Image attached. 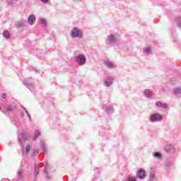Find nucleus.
<instances>
[{"instance_id": "obj_38", "label": "nucleus", "mask_w": 181, "mask_h": 181, "mask_svg": "<svg viewBox=\"0 0 181 181\" xmlns=\"http://www.w3.org/2000/svg\"><path fill=\"white\" fill-rule=\"evenodd\" d=\"M14 1H18V0H14Z\"/></svg>"}, {"instance_id": "obj_27", "label": "nucleus", "mask_w": 181, "mask_h": 181, "mask_svg": "<svg viewBox=\"0 0 181 181\" xmlns=\"http://www.w3.org/2000/svg\"><path fill=\"white\" fill-rule=\"evenodd\" d=\"M39 153L38 149H34L31 153V158H35Z\"/></svg>"}, {"instance_id": "obj_26", "label": "nucleus", "mask_w": 181, "mask_h": 181, "mask_svg": "<svg viewBox=\"0 0 181 181\" xmlns=\"http://www.w3.org/2000/svg\"><path fill=\"white\" fill-rule=\"evenodd\" d=\"M44 173H45V176L49 180V179H52V177L50 175H49V173H47V165H45V170H44Z\"/></svg>"}, {"instance_id": "obj_10", "label": "nucleus", "mask_w": 181, "mask_h": 181, "mask_svg": "<svg viewBox=\"0 0 181 181\" xmlns=\"http://www.w3.org/2000/svg\"><path fill=\"white\" fill-rule=\"evenodd\" d=\"M29 138V134L28 133H22L21 135L18 136V142L20 144H23L24 141H26Z\"/></svg>"}, {"instance_id": "obj_36", "label": "nucleus", "mask_w": 181, "mask_h": 181, "mask_svg": "<svg viewBox=\"0 0 181 181\" xmlns=\"http://www.w3.org/2000/svg\"><path fill=\"white\" fill-rule=\"evenodd\" d=\"M1 97H2V98H6V94H3V95H1Z\"/></svg>"}, {"instance_id": "obj_34", "label": "nucleus", "mask_w": 181, "mask_h": 181, "mask_svg": "<svg viewBox=\"0 0 181 181\" xmlns=\"http://www.w3.org/2000/svg\"><path fill=\"white\" fill-rule=\"evenodd\" d=\"M170 165H172V163L170 161H168L165 163V166L169 167Z\"/></svg>"}, {"instance_id": "obj_6", "label": "nucleus", "mask_w": 181, "mask_h": 181, "mask_svg": "<svg viewBox=\"0 0 181 181\" xmlns=\"http://www.w3.org/2000/svg\"><path fill=\"white\" fill-rule=\"evenodd\" d=\"M103 82L105 87H111L114 84V76H107Z\"/></svg>"}, {"instance_id": "obj_37", "label": "nucleus", "mask_w": 181, "mask_h": 181, "mask_svg": "<svg viewBox=\"0 0 181 181\" xmlns=\"http://www.w3.org/2000/svg\"><path fill=\"white\" fill-rule=\"evenodd\" d=\"M95 172L97 173L98 176L100 175V172L98 170H95Z\"/></svg>"}, {"instance_id": "obj_40", "label": "nucleus", "mask_w": 181, "mask_h": 181, "mask_svg": "<svg viewBox=\"0 0 181 181\" xmlns=\"http://www.w3.org/2000/svg\"><path fill=\"white\" fill-rule=\"evenodd\" d=\"M0 111H1V107H0Z\"/></svg>"}, {"instance_id": "obj_2", "label": "nucleus", "mask_w": 181, "mask_h": 181, "mask_svg": "<svg viewBox=\"0 0 181 181\" xmlns=\"http://www.w3.org/2000/svg\"><path fill=\"white\" fill-rule=\"evenodd\" d=\"M70 36L72 39H82L83 30L78 27H74L70 31Z\"/></svg>"}, {"instance_id": "obj_7", "label": "nucleus", "mask_w": 181, "mask_h": 181, "mask_svg": "<svg viewBox=\"0 0 181 181\" xmlns=\"http://www.w3.org/2000/svg\"><path fill=\"white\" fill-rule=\"evenodd\" d=\"M136 179H140V180H144L145 177H146V173H145V170L140 169L136 172Z\"/></svg>"}, {"instance_id": "obj_23", "label": "nucleus", "mask_w": 181, "mask_h": 181, "mask_svg": "<svg viewBox=\"0 0 181 181\" xmlns=\"http://www.w3.org/2000/svg\"><path fill=\"white\" fill-rule=\"evenodd\" d=\"M34 169H35V177H36V176L39 175V172H40L39 165H37V164H35Z\"/></svg>"}, {"instance_id": "obj_32", "label": "nucleus", "mask_w": 181, "mask_h": 181, "mask_svg": "<svg viewBox=\"0 0 181 181\" xmlns=\"http://www.w3.org/2000/svg\"><path fill=\"white\" fill-rule=\"evenodd\" d=\"M176 22H177V25L180 26V28H181V18L180 17H178L176 19Z\"/></svg>"}, {"instance_id": "obj_1", "label": "nucleus", "mask_w": 181, "mask_h": 181, "mask_svg": "<svg viewBox=\"0 0 181 181\" xmlns=\"http://www.w3.org/2000/svg\"><path fill=\"white\" fill-rule=\"evenodd\" d=\"M106 45H112V46H118L119 45V35L117 33H112L105 38Z\"/></svg>"}, {"instance_id": "obj_14", "label": "nucleus", "mask_w": 181, "mask_h": 181, "mask_svg": "<svg viewBox=\"0 0 181 181\" xmlns=\"http://www.w3.org/2000/svg\"><path fill=\"white\" fill-rule=\"evenodd\" d=\"M38 22L42 28H46L47 26V22H46L45 18H40Z\"/></svg>"}, {"instance_id": "obj_30", "label": "nucleus", "mask_w": 181, "mask_h": 181, "mask_svg": "<svg viewBox=\"0 0 181 181\" xmlns=\"http://www.w3.org/2000/svg\"><path fill=\"white\" fill-rule=\"evenodd\" d=\"M3 36H4V37H6V39H8V37H9L11 36V35L9 34V32L5 30L3 33Z\"/></svg>"}, {"instance_id": "obj_25", "label": "nucleus", "mask_w": 181, "mask_h": 181, "mask_svg": "<svg viewBox=\"0 0 181 181\" xmlns=\"http://www.w3.org/2000/svg\"><path fill=\"white\" fill-rule=\"evenodd\" d=\"M173 94L177 95V94H181V88H175L173 89Z\"/></svg>"}, {"instance_id": "obj_17", "label": "nucleus", "mask_w": 181, "mask_h": 181, "mask_svg": "<svg viewBox=\"0 0 181 181\" xmlns=\"http://www.w3.org/2000/svg\"><path fill=\"white\" fill-rule=\"evenodd\" d=\"M153 156L156 159H162V153L159 152H153Z\"/></svg>"}, {"instance_id": "obj_15", "label": "nucleus", "mask_w": 181, "mask_h": 181, "mask_svg": "<svg viewBox=\"0 0 181 181\" xmlns=\"http://www.w3.org/2000/svg\"><path fill=\"white\" fill-rule=\"evenodd\" d=\"M156 106L158 107L159 108H163L164 110L168 108V104L163 103L162 102H157Z\"/></svg>"}, {"instance_id": "obj_11", "label": "nucleus", "mask_w": 181, "mask_h": 181, "mask_svg": "<svg viewBox=\"0 0 181 181\" xmlns=\"http://www.w3.org/2000/svg\"><path fill=\"white\" fill-rule=\"evenodd\" d=\"M103 110H105L107 114H112V112H114V106L111 105H105L103 106Z\"/></svg>"}, {"instance_id": "obj_35", "label": "nucleus", "mask_w": 181, "mask_h": 181, "mask_svg": "<svg viewBox=\"0 0 181 181\" xmlns=\"http://www.w3.org/2000/svg\"><path fill=\"white\" fill-rule=\"evenodd\" d=\"M20 117H21V118H23V117H25V115L23 114V112H21V113H20Z\"/></svg>"}, {"instance_id": "obj_21", "label": "nucleus", "mask_w": 181, "mask_h": 181, "mask_svg": "<svg viewBox=\"0 0 181 181\" xmlns=\"http://www.w3.org/2000/svg\"><path fill=\"white\" fill-rule=\"evenodd\" d=\"M40 136V131L39 130H35L34 132V141H36V139H37V138H39V136Z\"/></svg>"}, {"instance_id": "obj_19", "label": "nucleus", "mask_w": 181, "mask_h": 181, "mask_svg": "<svg viewBox=\"0 0 181 181\" xmlns=\"http://www.w3.org/2000/svg\"><path fill=\"white\" fill-rule=\"evenodd\" d=\"M151 47H146L143 50V53L144 54V56H148V54H151Z\"/></svg>"}, {"instance_id": "obj_39", "label": "nucleus", "mask_w": 181, "mask_h": 181, "mask_svg": "<svg viewBox=\"0 0 181 181\" xmlns=\"http://www.w3.org/2000/svg\"><path fill=\"white\" fill-rule=\"evenodd\" d=\"M112 1H115V0H112Z\"/></svg>"}, {"instance_id": "obj_20", "label": "nucleus", "mask_w": 181, "mask_h": 181, "mask_svg": "<svg viewBox=\"0 0 181 181\" xmlns=\"http://www.w3.org/2000/svg\"><path fill=\"white\" fill-rule=\"evenodd\" d=\"M30 149H32V146L29 144H26L25 148V152L26 155H28V153L30 152Z\"/></svg>"}, {"instance_id": "obj_5", "label": "nucleus", "mask_w": 181, "mask_h": 181, "mask_svg": "<svg viewBox=\"0 0 181 181\" xmlns=\"http://www.w3.org/2000/svg\"><path fill=\"white\" fill-rule=\"evenodd\" d=\"M156 167L153 166L151 168L150 174H149V180L150 181H156L157 178L156 176Z\"/></svg>"}, {"instance_id": "obj_33", "label": "nucleus", "mask_w": 181, "mask_h": 181, "mask_svg": "<svg viewBox=\"0 0 181 181\" xmlns=\"http://www.w3.org/2000/svg\"><path fill=\"white\" fill-rule=\"evenodd\" d=\"M49 1H50V0H40V1H41L42 4H49Z\"/></svg>"}, {"instance_id": "obj_3", "label": "nucleus", "mask_w": 181, "mask_h": 181, "mask_svg": "<svg viewBox=\"0 0 181 181\" xmlns=\"http://www.w3.org/2000/svg\"><path fill=\"white\" fill-rule=\"evenodd\" d=\"M163 119V116L159 112L153 113L148 117L150 122L153 123L160 122Z\"/></svg>"}, {"instance_id": "obj_16", "label": "nucleus", "mask_w": 181, "mask_h": 181, "mask_svg": "<svg viewBox=\"0 0 181 181\" xmlns=\"http://www.w3.org/2000/svg\"><path fill=\"white\" fill-rule=\"evenodd\" d=\"M41 150L42 151L43 153H46L47 152V148H46V144L43 141L40 144Z\"/></svg>"}, {"instance_id": "obj_22", "label": "nucleus", "mask_w": 181, "mask_h": 181, "mask_svg": "<svg viewBox=\"0 0 181 181\" xmlns=\"http://www.w3.org/2000/svg\"><path fill=\"white\" fill-rule=\"evenodd\" d=\"M23 83L24 84V86H26L28 88H30V87H33V84H32V83L28 82V81H23Z\"/></svg>"}, {"instance_id": "obj_18", "label": "nucleus", "mask_w": 181, "mask_h": 181, "mask_svg": "<svg viewBox=\"0 0 181 181\" xmlns=\"http://www.w3.org/2000/svg\"><path fill=\"white\" fill-rule=\"evenodd\" d=\"M125 181H138L136 177L132 176V175H129L126 177Z\"/></svg>"}, {"instance_id": "obj_8", "label": "nucleus", "mask_w": 181, "mask_h": 181, "mask_svg": "<svg viewBox=\"0 0 181 181\" xmlns=\"http://www.w3.org/2000/svg\"><path fill=\"white\" fill-rule=\"evenodd\" d=\"M164 149L167 153H175L176 152V148H175L174 145L172 144H167L164 147Z\"/></svg>"}, {"instance_id": "obj_31", "label": "nucleus", "mask_w": 181, "mask_h": 181, "mask_svg": "<svg viewBox=\"0 0 181 181\" xmlns=\"http://www.w3.org/2000/svg\"><path fill=\"white\" fill-rule=\"evenodd\" d=\"M24 111L25 112V114L27 115V117H28L29 121H32V118H30V114L29 112H28V110L26 108H23Z\"/></svg>"}, {"instance_id": "obj_9", "label": "nucleus", "mask_w": 181, "mask_h": 181, "mask_svg": "<svg viewBox=\"0 0 181 181\" xmlns=\"http://www.w3.org/2000/svg\"><path fill=\"white\" fill-rule=\"evenodd\" d=\"M103 64L105 67H107V69H115V67H117V65L110 59L103 60Z\"/></svg>"}, {"instance_id": "obj_13", "label": "nucleus", "mask_w": 181, "mask_h": 181, "mask_svg": "<svg viewBox=\"0 0 181 181\" xmlns=\"http://www.w3.org/2000/svg\"><path fill=\"white\" fill-rule=\"evenodd\" d=\"M143 94L147 98H151V97H152V95H153L152 90H151L149 89L144 90L143 92Z\"/></svg>"}, {"instance_id": "obj_28", "label": "nucleus", "mask_w": 181, "mask_h": 181, "mask_svg": "<svg viewBox=\"0 0 181 181\" xmlns=\"http://www.w3.org/2000/svg\"><path fill=\"white\" fill-rule=\"evenodd\" d=\"M23 177V170L18 171L17 173L18 179H22Z\"/></svg>"}, {"instance_id": "obj_4", "label": "nucleus", "mask_w": 181, "mask_h": 181, "mask_svg": "<svg viewBox=\"0 0 181 181\" xmlns=\"http://www.w3.org/2000/svg\"><path fill=\"white\" fill-rule=\"evenodd\" d=\"M75 61L79 66H84L87 59H86V55L81 54L75 57Z\"/></svg>"}, {"instance_id": "obj_12", "label": "nucleus", "mask_w": 181, "mask_h": 181, "mask_svg": "<svg viewBox=\"0 0 181 181\" xmlns=\"http://www.w3.org/2000/svg\"><path fill=\"white\" fill-rule=\"evenodd\" d=\"M36 22V16L32 14V15H30L28 18V23L29 25H35Z\"/></svg>"}, {"instance_id": "obj_24", "label": "nucleus", "mask_w": 181, "mask_h": 181, "mask_svg": "<svg viewBox=\"0 0 181 181\" xmlns=\"http://www.w3.org/2000/svg\"><path fill=\"white\" fill-rule=\"evenodd\" d=\"M34 169H35V177H36V176L39 175V172H40L39 165H37V164H35Z\"/></svg>"}, {"instance_id": "obj_29", "label": "nucleus", "mask_w": 181, "mask_h": 181, "mask_svg": "<svg viewBox=\"0 0 181 181\" xmlns=\"http://www.w3.org/2000/svg\"><path fill=\"white\" fill-rule=\"evenodd\" d=\"M6 112H12L13 111V107L12 105H8L6 109Z\"/></svg>"}]
</instances>
